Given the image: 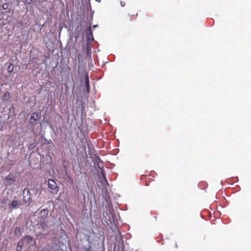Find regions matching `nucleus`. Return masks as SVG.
<instances>
[{
  "label": "nucleus",
  "mask_w": 251,
  "mask_h": 251,
  "mask_svg": "<svg viewBox=\"0 0 251 251\" xmlns=\"http://www.w3.org/2000/svg\"><path fill=\"white\" fill-rule=\"evenodd\" d=\"M120 3H121V5L122 7H124V6H125L126 3H125V2L124 1H121Z\"/></svg>",
  "instance_id": "412c9836"
},
{
  "label": "nucleus",
  "mask_w": 251,
  "mask_h": 251,
  "mask_svg": "<svg viewBox=\"0 0 251 251\" xmlns=\"http://www.w3.org/2000/svg\"><path fill=\"white\" fill-rule=\"evenodd\" d=\"M86 42H90V44L91 42L93 41L94 39L93 36L92 30L91 26H89L86 29Z\"/></svg>",
  "instance_id": "39448f33"
},
{
  "label": "nucleus",
  "mask_w": 251,
  "mask_h": 251,
  "mask_svg": "<svg viewBox=\"0 0 251 251\" xmlns=\"http://www.w3.org/2000/svg\"><path fill=\"white\" fill-rule=\"evenodd\" d=\"M41 251H51L50 249L47 248H43L41 250Z\"/></svg>",
  "instance_id": "aec40b11"
},
{
  "label": "nucleus",
  "mask_w": 251,
  "mask_h": 251,
  "mask_svg": "<svg viewBox=\"0 0 251 251\" xmlns=\"http://www.w3.org/2000/svg\"><path fill=\"white\" fill-rule=\"evenodd\" d=\"M10 98V94L8 92H6L3 96V100H7Z\"/></svg>",
  "instance_id": "4468645a"
},
{
  "label": "nucleus",
  "mask_w": 251,
  "mask_h": 251,
  "mask_svg": "<svg viewBox=\"0 0 251 251\" xmlns=\"http://www.w3.org/2000/svg\"><path fill=\"white\" fill-rule=\"evenodd\" d=\"M96 26H97V25H94V26H93V27H96Z\"/></svg>",
  "instance_id": "a878e982"
},
{
  "label": "nucleus",
  "mask_w": 251,
  "mask_h": 251,
  "mask_svg": "<svg viewBox=\"0 0 251 251\" xmlns=\"http://www.w3.org/2000/svg\"><path fill=\"white\" fill-rule=\"evenodd\" d=\"M33 239L29 235L24 236L18 243L17 249L20 250L24 245L28 246L33 242Z\"/></svg>",
  "instance_id": "f03ea898"
},
{
  "label": "nucleus",
  "mask_w": 251,
  "mask_h": 251,
  "mask_svg": "<svg viewBox=\"0 0 251 251\" xmlns=\"http://www.w3.org/2000/svg\"><path fill=\"white\" fill-rule=\"evenodd\" d=\"M104 240L105 237L103 235H100V236H98L96 238L94 244L96 249L99 250L104 248Z\"/></svg>",
  "instance_id": "7ed1b4c3"
},
{
  "label": "nucleus",
  "mask_w": 251,
  "mask_h": 251,
  "mask_svg": "<svg viewBox=\"0 0 251 251\" xmlns=\"http://www.w3.org/2000/svg\"><path fill=\"white\" fill-rule=\"evenodd\" d=\"M9 4L8 3H5L2 5V8L3 10H6L8 8Z\"/></svg>",
  "instance_id": "dca6fc26"
},
{
  "label": "nucleus",
  "mask_w": 251,
  "mask_h": 251,
  "mask_svg": "<svg viewBox=\"0 0 251 251\" xmlns=\"http://www.w3.org/2000/svg\"><path fill=\"white\" fill-rule=\"evenodd\" d=\"M95 0L98 1V2H100V0Z\"/></svg>",
  "instance_id": "393cba45"
},
{
  "label": "nucleus",
  "mask_w": 251,
  "mask_h": 251,
  "mask_svg": "<svg viewBox=\"0 0 251 251\" xmlns=\"http://www.w3.org/2000/svg\"><path fill=\"white\" fill-rule=\"evenodd\" d=\"M39 117V115L38 112H35L32 113L29 119V123L31 125H35V123L38 120Z\"/></svg>",
  "instance_id": "423d86ee"
},
{
  "label": "nucleus",
  "mask_w": 251,
  "mask_h": 251,
  "mask_svg": "<svg viewBox=\"0 0 251 251\" xmlns=\"http://www.w3.org/2000/svg\"><path fill=\"white\" fill-rule=\"evenodd\" d=\"M13 177H13V175L12 174H10L5 178V180L7 181H10L9 183V184L10 185V184H11V181L14 182V181H15Z\"/></svg>",
  "instance_id": "9b49d317"
},
{
  "label": "nucleus",
  "mask_w": 251,
  "mask_h": 251,
  "mask_svg": "<svg viewBox=\"0 0 251 251\" xmlns=\"http://www.w3.org/2000/svg\"><path fill=\"white\" fill-rule=\"evenodd\" d=\"M21 228L20 227H16L15 228V232L17 233V232H21Z\"/></svg>",
  "instance_id": "a211bd4d"
},
{
  "label": "nucleus",
  "mask_w": 251,
  "mask_h": 251,
  "mask_svg": "<svg viewBox=\"0 0 251 251\" xmlns=\"http://www.w3.org/2000/svg\"><path fill=\"white\" fill-rule=\"evenodd\" d=\"M25 2L27 4H30L32 2V0H25Z\"/></svg>",
  "instance_id": "6ab92c4d"
},
{
  "label": "nucleus",
  "mask_w": 251,
  "mask_h": 251,
  "mask_svg": "<svg viewBox=\"0 0 251 251\" xmlns=\"http://www.w3.org/2000/svg\"><path fill=\"white\" fill-rule=\"evenodd\" d=\"M175 247H176V248H177L178 247V246H177V243H175Z\"/></svg>",
  "instance_id": "5701e85b"
},
{
  "label": "nucleus",
  "mask_w": 251,
  "mask_h": 251,
  "mask_svg": "<svg viewBox=\"0 0 251 251\" xmlns=\"http://www.w3.org/2000/svg\"><path fill=\"white\" fill-rule=\"evenodd\" d=\"M101 173H102V174L103 177H104V179L105 180V179H106V178H105V176H104V174H103V172H102Z\"/></svg>",
  "instance_id": "4be33fe9"
},
{
  "label": "nucleus",
  "mask_w": 251,
  "mask_h": 251,
  "mask_svg": "<svg viewBox=\"0 0 251 251\" xmlns=\"http://www.w3.org/2000/svg\"><path fill=\"white\" fill-rule=\"evenodd\" d=\"M48 187L50 189V192L52 194L56 193L58 191L57 184L55 181L52 179H49L48 181Z\"/></svg>",
  "instance_id": "20e7f679"
},
{
  "label": "nucleus",
  "mask_w": 251,
  "mask_h": 251,
  "mask_svg": "<svg viewBox=\"0 0 251 251\" xmlns=\"http://www.w3.org/2000/svg\"><path fill=\"white\" fill-rule=\"evenodd\" d=\"M22 205L21 201L18 200H14L12 202L9 204V206L12 209H17Z\"/></svg>",
  "instance_id": "0eeeda50"
},
{
  "label": "nucleus",
  "mask_w": 251,
  "mask_h": 251,
  "mask_svg": "<svg viewBox=\"0 0 251 251\" xmlns=\"http://www.w3.org/2000/svg\"><path fill=\"white\" fill-rule=\"evenodd\" d=\"M85 83L86 90L87 92L89 93L90 91L89 79L88 77V74L87 73L86 74L85 76Z\"/></svg>",
  "instance_id": "1a4fd4ad"
},
{
  "label": "nucleus",
  "mask_w": 251,
  "mask_h": 251,
  "mask_svg": "<svg viewBox=\"0 0 251 251\" xmlns=\"http://www.w3.org/2000/svg\"><path fill=\"white\" fill-rule=\"evenodd\" d=\"M138 13H136L135 15L129 14L127 16V19L129 21L135 20L138 17Z\"/></svg>",
  "instance_id": "9d476101"
},
{
  "label": "nucleus",
  "mask_w": 251,
  "mask_h": 251,
  "mask_svg": "<svg viewBox=\"0 0 251 251\" xmlns=\"http://www.w3.org/2000/svg\"><path fill=\"white\" fill-rule=\"evenodd\" d=\"M91 247L89 245L87 247H84V249L85 251H91Z\"/></svg>",
  "instance_id": "f3484780"
},
{
  "label": "nucleus",
  "mask_w": 251,
  "mask_h": 251,
  "mask_svg": "<svg viewBox=\"0 0 251 251\" xmlns=\"http://www.w3.org/2000/svg\"><path fill=\"white\" fill-rule=\"evenodd\" d=\"M90 42H86V48L87 50V53L88 55H91V47H90Z\"/></svg>",
  "instance_id": "f8f14e48"
},
{
  "label": "nucleus",
  "mask_w": 251,
  "mask_h": 251,
  "mask_svg": "<svg viewBox=\"0 0 251 251\" xmlns=\"http://www.w3.org/2000/svg\"><path fill=\"white\" fill-rule=\"evenodd\" d=\"M14 67L12 64H10L7 68V71L9 73H11L13 71Z\"/></svg>",
  "instance_id": "2eb2a0df"
},
{
  "label": "nucleus",
  "mask_w": 251,
  "mask_h": 251,
  "mask_svg": "<svg viewBox=\"0 0 251 251\" xmlns=\"http://www.w3.org/2000/svg\"><path fill=\"white\" fill-rule=\"evenodd\" d=\"M83 199H84V201H85V195H83Z\"/></svg>",
  "instance_id": "b1692460"
},
{
  "label": "nucleus",
  "mask_w": 251,
  "mask_h": 251,
  "mask_svg": "<svg viewBox=\"0 0 251 251\" xmlns=\"http://www.w3.org/2000/svg\"><path fill=\"white\" fill-rule=\"evenodd\" d=\"M48 221L46 219H42V221H40V226L42 228L43 230H46L48 227Z\"/></svg>",
  "instance_id": "6e6552de"
},
{
  "label": "nucleus",
  "mask_w": 251,
  "mask_h": 251,
  "mask_svg": "<svg viewBox=\"0 0 251 251\" xmlns=\"http://www.w3.org/2000/svg\"><path fill=\"white\" fill-rule=\"evenodd\" d=\"M48 214V211L47 209H43L40 211V215L42 217L43 219L44 217H46Z\"/></svg>",
  "instance_id": "ddd939ff"
},
{
  "label": "nucleus",
  "mask_w": 251,
  "mask_h": 251,
  "mask_svg": "<svg viewBox=\"0 0 251 251\" xmlns=\"http://www.w3.org/2000/svg\"><path fill=\"white\" fill-rule=\"evenodd\" d=\"M31 191L33 192H35V194L37 193V190L36 189H26L25 188L23 191V202L25 203H28L30 204L32 202V199H31Z\"/></svg>",
  "instance_id": "f257e3e1"
}]
</instances>
